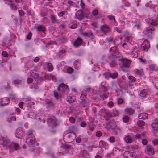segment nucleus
Returning a JSON list of instances; mask_svg holds the SVG:
<instances>
[{"label": "nucleus", "instance_id": "f257e3e1", "mask_svg": "<svg viewBox=\"0 0 158 158\" xmlns=\"http://www.w3.org/2000/svg\"><path fill=\"white\" fill-rule=\"evenodd\" d=\"M126 39L129 41L127 43H124L122 45V47L126 50H129L131 52L129 54L131 57L133 58H136L138 56V52L139 51L140 49L138 47L134 46L130 43L132 38L127 34L124 35Z\"/></svg>", "mask_w": 158, "mask_h": 158}, {"label": "nucleus", "instance_id": "f03ea898", "mask_svg": "<svg viewBox=\"0 0 158 158\" xmlns=\"http://www.w3.org/2000/svg\"><path fill=\"white\" fill-rule=\"evenodd\" d=\"M0 143L2 144L4 147L9 149L10 152L19 149V145L17 143L11 142L7 136H5L2 139Z\"/></svg>", "mask_w": 158, "mask_h": 158}, {"label": "nucleus", "instance_id": "7ed1b4c3", "mask_svg": "<svg viewBox=\"0 0 158 158\" xmlns=\"http://www.w3.org/2000/svg\"><path fill=\"white\" fill-rule=\"evenodd\" d=\"M110 53L112 54V55L108 58L107 61L109 63L111 67H113L116 64L114 56L117 51L116 48L115 47L111 48L110 49Z\"/></svg>", "mask_w": 158, "mask_h": 158}, {"label": "nucleus", "instance_id": "20e7f679", "mask_svg": "<svg viewBox=\"0 0 158 158\" xmlns=\"http://www.w3.org/2000/svg\"><path fill=\"white\" fill-rule=\"evenodd\" d=\"M151 22L150 23L149 27H147L146 29L143 31L144 34L148 38L150 39H152L154 35V27H156L154 25L152 26L151 25Z\"/></svg>", "mask_w": 158, "mask_h": 158}, {"label": "nucleus", "instance_id": "39448f33", "mask_svg": "<svg viewBox=\"0 0 158 158\" xmlns=\"http://www.w3.org/2000/svg\"><path fill=\"white\" fill-rule=\"evenodd\" d=\"M76 137L75 133H67L64 136V139L66 140V142L67 143H70L73 141Z\"/></svg>", "mask_w": 158, "mask_h": 158}, {"label": "nucleus", "instance_id": "423d86ee", "mask_svg": "<svg viewBox=\"0 0 158 158\" xmlns=\"http://www.w3.org/2000/svg\"><path fill=\"white\" fill-rule=\"evenodd\" d=\"M102 83H101V85L100 86L99 89L100 90V96L101 99H104L107 98L106 91L107 89L103 85H102Z\"/></svg>", "mask_w": 158, "mask_h": 158}, {"label": "nucleus", "instance_id": "0eeeda50", "mask_svg": "<svg viewBox=\"0 0 158 158\" xmlns=\"http://www.w3.org/2000/svg\"><path fill=\"white\" fill-rule=\"evenodd\" d=\"M21 2V0H15V1L12 0H8L5 2V3L10 7L11 9L14 10H16L17 9V7L15 2L18 4Z\"/></svg>", "mask_w": 158, "mask_h": 158}, {"label": "nucleus", "instance_id": "6e6552de", "mask_svg": "<svg viewBox=\"0 0 158 158\" xmlns=\"http://www.w3.org/2000/svg\"><path fill=\"white\" fill-rule=\"evenodd\" d=\"M129 81L127 84V88L128 89H131L132 87L135 84L136 79L134 77L130 76L128 77Z\"/></svg>", "mask_w": 158, "mask_h": 158}, {"label": "nucleus", "instance_id": "1a4fd4ad", "mask_svg": "<svg viewBox=\"0 0 158 158\" xmlns=\"http://www.w3.org/2000/svg\"><path fill=\"white\" fill-rule=\"evenodd\" d=\"M47 123L50 126L55 127L57 125L56 119L55 117H51L48 119Z\"/></svg>", "mask_w": 158, "mask_h": 158}, {"label": "nucleus", "instance_id": "9d476101", "mask_svg": "<svg viewBox=\"0 0 158 158\" xmlns=\"http://www.w3.org/2000/svg\"><path fill=\"white\" fill-rule=\"evenodd\" d=\"M35 141V139L34 136L27 137L26 139V142L29 145L33 144Z\"/></svg>", "mask_w": 158, "mask_h": 158}, {"label": "nucleus", "instance_id": "9b49d317", "mask_svg": "<svg viewBox=\"0 0 158 158\" xmlns=\"http://www.w3.org/2000/svg\"><path fill=\"white\" fill-rule=\"evenodd\" d=\"M15 135L17 138L21 139L23 136L24 132L22 129L19 128L17 129Z\"/></svg>", "mask_w": 158, "mask_h": 158}, {"label": "nucleus", "instance_id": "f8f14e48", "mask_svg": "<svg viewBox=\"0 0 158 158\" xmlns=\"http://www.w3.org/2000/svg\"><path fill=\"white\" fill-rule=\"evenodd\" d=\"M150 44L149 42L147 40H144L141 45V47L143 49L147 51L149 48Z\"/></svg>", "mask_w": 158, "mask_h": 158}, {"label": "nucleus", "instance_id": "ddd939ff", "mask_svg": "<svg viewBox=\"0 0 158 158\" xmlns=\"http://www.w3.org/2000/svg\"><path fill=\"white\" fill-rule=\"evenodd\" d=\"M10 100L7 98H4L0 99V106L8 105L10 103Z\"/></svg>", "mask_w": 158, "mask_h": 158}, {"label": "nucleus", "instance_id": "4468645a", "mask_svg": "<svg viewBox=\"0 0 158 158\" xmlns=\"http://www.w3.org/2000/svg\"><path fill=\"white\" fill-rule=\"evenodd\" d=\"M146 153L149 155H153L154 153V151L152 147L150 145H147L145 150Z\"/></svg>", "mask_w": 158, "mask_h": 158}, {"label": "nucleus", "instance_id": "2eb2a0df", "mask_svg": "<svg viewBox=\"0 0 158 158\" xmlns=\"http://www.w3.org/2000/svg\"><path fill=\"white\" fill-rule=\"evenodd\" d=\"M75 18L79 20H81L84 18L83 13L80 10H78L76 14Z\"/></svg>", "mask_w": 158, "mask_h": 158}, {"label": "nucleus", "instance_id": "dca6fc26", "mask_svg": "<svg viewBox=\"0 0 158 158\" xmlns=\"http://www.w3.org/2000/svg\"><path fill=\"white\" fill-rule=\"evenodd\" d=\"M86 95L85 94H82L80 97L81 100L80 101V105L83 107H85L86 106Z\"/></svg>", "mask_w": 158, "mask_h": 158}, {"label": "nucleus", "instance_id": "f3484780", "mask_svg": "<svg viewBox=\"0 0 158 158\" xmlns=\"http://www.w3.org/2000/svg\"><path fill=\"white\" fill-rule=\"evenodd\" d=\"M134 154L129 151H126L124 152L123 156L124 158H134L135 156Z\"/></svg>", "mask_w": 158, "mask_h": 158}, {"label": "nucleus", "instance_id": "a211bd4d", "mask_svg": "<svg viewBox=\"0 0 158 158\" xmlns=\"http://www.w3.org/2000/svg\"><path fill=\"white\" fill-rule=\"evenodd\" d=\"M122 64L123 67H127L130 64L131 61L130 60L126 58H123L121 59Z\"/></svg>", "mask_w": 158, "mask_h": 158}, {"label": "nucleus", "instance_id": "6ab92c4d", "mask_svg": "<svg viewBox=\"0 0 158 158\" xmlns=\"http://www.w3.org/2000/svg\"><path fill=\"white\" fill-rule=\"evenodd\" d=\"M68 86L64 84L60 85L58 88V91L60 92H64L67 89Z\"/></svg>", "mask_w": 158, "mask_h": 158}, {"label": "nucleus", "instance_id": "aec40b11", "mask_svg": "<svg viewBox=\"0 0 158 158\" xmlns=\"http://www.w3.org/2000/svg\"><path fill=\"white\" fill-rule=\"evenodd\" d=\"M152 126L155 131H157L158 130V120L157 118H155L153 121Z\"/></svg>", "mask_w": 158, "mask_h": 158}, {"label": "nucleus", "instance_id": "412c9836", "mask_svg": "<svg viewBox=\"0 0 158 158\" xmlns=\"http://www.w3.org/2000/svg\"><path fill=\"white\" fill-rule=\"evenodd\" d=\"M132 22L134 26L137 28H139L140 26V21L137 19H132Z\"/></svg>", "mask_w": 158, "mask_h": 158}, {"label": "nucleus", "instance_id": "4be33fe9", "mask_svg": "<svg viewBox=\"0 0 158 158\" xmlns=\"http://www.w3.org/2000/svg\"><path fill=\"white\" fill-rule=\"evenodd\" d=\"M101 30L102 32L106 34L110 31V28L106 25H103L101 27Z\"/></svg>", "mask_w": 158, "mask_h": 158}, {"label": "nucleus", "instance_id": "5701e85b", "mask_svg": "<svg viewBox=\"0 0 158 158\" xmlns=\"http://www.w3.org/2000/svg\"><path fill=\"white\" fill-rule=\"evenodd\" d=\"M124 139L125 142L127 143H131L133 140L131 136L129 135H125L124 137Z\"/></svg>", "mask_w": 158, "mask_h": 158}, {"label": "nucleus", "instance_id": "b1692460", "mask_svg": "<svg viewBox=\"0 0 158 158\" xmlns=\"http://www.w3.org/2000/svg\"><path fill=\"white\" fill-rule=\"evenodd\" d=\"M122 38L119 37L116 38L113 42V44L115 45H118L120 44L122 42Z\"/></svg>", "mask_w": 158, "mask_h": 158}, {"label": "nucleus", "instance_id": "393cba45", "mask_svg": "<svg viewBox=\"0 0 158 158\" xmlns=\"http://www.w3.org/2000/svg\"><path fill=\"white\" fill-rule=\"evenodd\" d=\"M148 115V114L146 113H142L139 114L138 117L140 119H145L147 118Z\"/></svg>", "mask_w": 158, "mask_h": 158}, {"label": "nucleus", "instance_id": "a878e982", "mask_svg": "<svg viewBox=\"0 0 158 158\" xmlns=\"http://www.w3.org/2000/svg\"><path fill=\"white\" fill-rule=\"evenodd\" d=\"M82 42V40L80 38H78L73 43V45L75 47H77L81 44Z\"/></svg>", "mask_w": 158, "mask_h": 158}, {"label": "nucleus", "instance_id": "bb28decb", "mask_svg": "<svg viewBox=\"0 0 158 158\" xmlns=\"http://www.w3.org/2000/svg\"><path fill=\"white\" fill-rule=\"evenodd\" d=\"M118 76V74L117 73H114L112 74H110L108 73H106L105 74V77L107 78V76H110L112 79H115Z\"/></svg>", "mask_w": 158, "mask_h": 158}, {"label": "nucleus", "instance_id": "cd10ccee", "mask_svg": "<svg viewBox=\"0 0 158 158\" xmlns=\"http://www.w3.org/2000/svg\"><path fill=\"white\" fill-rule=\"evenodd\" d=\"M22 80V78L21 77H19L17 78L16 80H14L13 81L14 84L15 85L18 86L21 83Z\"/></svg>", "mask_w": 158, "mask_h": 158}, {"label": "nucleus", "instance_id": "c85d7f7f", "mask_svg": "<svg viewBox=\"0 0 158 158\" xmlns=\"http://www.w3.org/2000/svg\"><path fill=\"white\" fill-rule=\"evenodd\" d=\"M125 112L128 115H131L134 113V110L131 108H127L125 109Z\"/></svg>", "mask_w": 158, "mask_h": 158}, {"label": "nucleus", "instance_id": "c756f323", "mask_svg": "<svg viewBox=\"0 0 158 158\" xmlns=\"http://www.w3.org/2000/svg\"><path fill=\"white\" fill-rule=\"evenodd\" d=\"M148 94L147 90L146 89H143L141 91L140 95L141 97L145 98L146 97Z\"/></svg>", "mask_w": 158, "mask_h": 158}, {"label": "nucleus", "instance_id": "7c9ffc66", "mask_svg": "<svg viewBox=\"0 0 158 158\" xmlns=\"http://www.w3.org/2000/svg\"><path fill=\"white\" fill-rule=\"evenodd\" d=\"M151 25L156 27L158 26V17L156 18V19H153L151 20Z\"/></svg>", "mask_w": 158, "mask_h": 158}, {"label": "nucleus", "instance_id": "2f4dec72", "mask_svg": "<svg viewBox=\"0 0 158 158\" xmlns=\"http://www.w3.org/2000/svg\"><path fill=\"white\" fill-rule=\"evenodd\" d=\"M75 100L74 97L73 96H69L67 97V101L70 103L73 102Z\"/></svg>", "mask_w": 158, "mask_h": 158}, {"label": "nucleus", "instance_id": "473e14b6", "mask_svg": "<svg viewBox=\"0 0 158 158\" xmlns=\"http://www.w3.org/2000/svg\"><path fill=\"white\" fill-rule=\"evenodd\" d=\"M137 124L139 127L142 129L143 128V127L145 125V123L143 121L139 120L138 121Z\"/></svg>", "mask_w": 158, "mask_h": 158}, {"label": "nucleus", "instance_id": "72a5a7b5", "mask_svg": "<svg viewBox=\"0 0 158 158\" xmlns=\"http://www.w3.org/2000/svg\"><path fill=\"white\" fill-rule=\"evenodd\" d=\"M47 66L48 69L49 71H51L53 70V67L52 64L51 63H47Z\"/></svg>", "mask_w": 158, "mask_h": 158}, {"label": "nucleus", "instance_id": "f704fd0d", "mask_svg": "<svg viewBox=\"0 0 158 158\" xmlns=\"http://www.w3.org/2000/svg\"><path fill=\"white\" fill-rule=\"evenodd\" d=\"M27 116L28 118L35 119V114L34 112H31L29 113Z\"/></svg>", "mask_w": 158, "mask_h": 158}, {"label": "nucleus", "instance_id": "c9c22d12", "mask_svg": "<svg viewBox=\"0 0 158 158\" xmlns=\"http://www.w3.org/2000/svg\"><path fill=\"white\" fill-rule=\"evenodd\" d=\"M145 134L144 133L139 134L137 133L135 135V137L136 138L141 139H142L144 137Z\"/></svg>", "mask_w": 158, "mask_h": 158}, {"label": "nucleus", "instance_id": "e433bc0d", "mask_svg": "<svg viewBox=\"0 0 158 158\" xmlns=\"http://www.w3.org/2000/svg\"><path fill=\"white\" fill-rule=\"evenodd\" d=\"M82 35L85 37H90L93 36V34L92 32L86 33L85 32L82 34Z\"/></svg>", "mask_w": 158, "mask_h": 158}, {"label": "nucleus", "instance_id": "4c0bfd02", "mask_svg": "<svg viewBox=\"0 0 158 158\" xmlns=\"http://www.w3.org/2000/svg\"><path fill=\"white\" fill-rule=\"evenodd\" d=\"M30 74V75L35 79H37L39 78V75L36 73H34L33 72L31 71Z\"/></svg>", "mask_w": 158, "mask_h": 158}, {"label": "nucleus", "instance_id": "58836bf2", "mask_svg": "<svg viewBox=\"0 0 158 158\" xmlns=\"http://www.w3.org/2000/svg\"><path fill=\"white\" fill-rule=\"evenodd\" d=\"M46 103L49 105V106H51V107H52L54 105L53 103L51 101V100L47 99L46 100Z\"/></svg>", "mask_w": 158, "mask_h": 158}, {"label": "nucleus", "instance_id": "ea45409f", "mask_svg": "<svg viewBox=\"0 0 158 158\" xmlns=\"http://www.w3.org/2000/svg\"><path fill=\"white\" fill-rule=\"evenodd\" d=\"M37 29L38 30L43 32L45 31V28L43 25H40L38 26Z\"/></svg>", "mask_w": 158, "mask_h": 158}, {"label": "nucleus", "instance_id": "a19ab883", "mask_svg": "<svg viewBox=\"0 0 158 158\" xmlns=\"http://www.w3.org/2000/svg\"><path fill=\"white\" fill-rule=\"evenodd\" d=\"M135 73L138 75H142L143 72L142 69L139 70L138 69H136L135 70Z\"/></svg>", "mask_w": 158, "mask_h": 158}, {"label": "nucleus", "instance_id": "79ce46f5", "mask_svg": "<svg viewBox=\"0 0 158 158\" xmlns=\"http://www.w3.org/2000/svg\"><path fill=\"white\" fill-rule=\"evenodd\" d=\"M34 131L32 130H29L28 131L27 137L34 136L33 133Z\"/></svg>", "mask_w": 158, "mask_h": 158}, {"label": "nucleus", "instance_id": "37998d69", "mask_svg": "<svg viewBox=\"0 0 158 158\" xmlns=\"http://www.w3.org/2000/svg\"><path fill=\"white\" fill-rule=\"evenodd\" d=\"M123 120L124 122L127 123L129 121V118L128 116H125L123 118Z\"/></svg>", "mask_w": 158, "mask_h": 158}, {"label": "nucleus", "instance_id": "c03bdc74", "mask_svg": "<svg viewBox=\"0 0 158 158\" xmlns=\"http://www.w3.org/2000/svg\"><path fill=\"white\" fill-rule=\"evenodd\" d=\"M106 143L103 141H100L99 143V146L100 147H104L106 145Z\"/></svg>", "mask_w": 158, "mask_h": 158}, {"label": "nucleus", "instance_id": "a18cd8bd", "mask_svg": "<svg viewBox=\"0 0 158 158\" xmlns=\"http://www.w3.org/2000/svg\"><path fill=\"white\" fill-rule=\"evenodd\" d=\"M54 94L55 97L57 99H58L60 97H60H62V95L60 94V95H59L58 93L55 91H54Z\"/></svg>", "mask_w": 158, "mask_h": 158}, {"label": "nucleus", "instance_id": "49530a36", "mask_svg": "<svg viewBox=\"0 0 158 158\" xmlns=\"http://www.w3.org/2000/svg\"><path fill=\"white\" fill-rule=\"evenodd\" d=\"M153 11L157 14V17H158V6L155 5L153 7Z\"/></svg>", "mask_w": 158, "mask_h": 158}, {"label": "nucleus", "instance_id": "de8ad7c7", "mask_svg": "<svg viewBox=\"0 0 158 158\" xmlns=\"http://www.w3.org/2000/svg\"><path fill=\"white\" fill-rule=\"evenodd\" d=\"M67 72L69 73H71L73 72V69L71 67H68L67 69Z\"/></svg>", "mask_w": 158, "mask_h": 158}, {"label": "nucleus", "instance_id": "09e8293b", "mask_svg": "<svg viewBox=\"0 0 158 158\" xmlns=\"http://www.w3.org/2000/svg\"><path fill=\"white\" fill-rule=\"evenodd\" d=\"M107 17L110 19L112 21H114V22H115V20L114 17V16L112 15H108Z\"/></svg>", "mask_w": 158, "mask_h": 158}, {"label": "nucleus", "instance_id": "8fccbe9b", "mask_svg": "<svg viewBox=\"0 0 158 158\" xmlns=\"http://www.w3.org/2000/svg\"><path fill=\"white\" fill-rule=\"evenodd\" d=\"M138 60L140 62L142 63L143 64H145L146 63V60L142 58H138Z\"/></svg>", "mask_w": 158, "mask_h": 158}, {"label": "nucleus", "instance_id": "3c124183", "mask_svg": "<svg viewBox=\"0 0 158 158\" xmlns=\"http://www.w3.org/2000/svg\"><path fill=\"white\" fill-rule=\"evenodd\" d=\"M15 112L16 114H19L21 112V110L18 108H16Z\"/></svg>", "mask_w": 158, "mask_h": 158}, {"label": "nucleus", "instance_id": "603ef678", "mask_svg": "<svg viewBox=\"0 0 158 158\" xmlns=\"http://www.w3.org/2000/svg\"><path fill=\"white\" fill-rule=\"evenodd\" d=\"M123 102V100L121 98H119L117 99V103L118 104H122Z\"/></svg>", "mask_w": 158, "mask_h": 158}, {"label": "nucleus", "instance_id": "864d4df0", "mask_svg": "<svg viewBox=\"0 0 158 158\" xmlns=\"http://www.w3.org/2000/svg\"><path fill=\"white\" fill-rule=\"evenodd\" d=\"M151 68L153 70H158V68L155 64L152 65L151 66Z\"/></svg>", "mask_w": 158, "mask_h": 158}, {"label": "nucleus", "instance_id": "5fc2aeb1", "mask_svg": "<svg viewBox=\"0 0 158 158\" xmlns=\"http://www.w3.org/2000/svg\"><path fill=\"white\" fill-rule=\"evenodd\" d=\"M106 40L109 44L111 43V42L113 43V42L114 41L112 37L107 38L106 39Z\"/></svg>", "mask_w": 158, "mask_h": 158}, {"label": "nucleus", "instance_id": "6e6d98bb", "mask_svg": "<svg viewBox=\"0 0 158 158\" xmlns=\"http://www.w3.org/2000/svg\"><path fill=\"white\" fill-rule=\"evenodd\" d=\"M115 138L114 136H111L110 137L109 140L111 143H113L115 141Z\"/></svg>", "mask_w": 158, "mask_h": 158}, {"label": "nucleus", "instance_id": "4d7b16f0", "mask_svg": "<svg viewBox=\"0 0 158 158\" xmlns=\"http://www.w3.org/2000/svg\"><path fill=\"white\" fill-rule=\"evenodd\" d=\"M2 55L3 56L6 57H8V56L7 53V52H6L5 51H3L2 52Z\"/></svg>", "mask_w": 158, "mask_h": 158}, {"label": "nucleus", "instance_id": "13d9d810", "mask_svg": "<svg viewBox=\"0 0 158 158\" xmlns=\"http://www.w3.org/2000/svg\"><path fill=\"white\" fill-rule=\"evenodd\" d=\"M98 13V10L96 9L92 11V14L94 16H96L97 15Z\"/></svg>", "mask_w": 158, "mask_h": 158}, {"label": "nucleus", "instance_id": "bf43d9fd", "mask_svg": "<svg viewBox=\"0 0 158 158\" xmlns=\"http://www.w3.org/2000/svg\"><path fill=\"white\" fill-rule=\"evenodd\" d=\"M114 105L113 102L112 101H110L107 104V106L108 107L111 108Z\"/></svg>", "mask_w": 158, "mask_h": 158}, {"label": "nucleus", "instance_id": "052dcab7", "mask_svg": "<svg viewBox=\"0 0 158 158\" xmlns=\"http://www.w3.org/2000/svg\"><path fill=\"white\" fill-rule=\"evenodd\" d=\"M83 156L84 158H88L90 157V155L89 153L86 152L85 154H83Z\"/></svg>", "mask_w": 158, "mask_h": 158}, {"label": "nucleus", "instance_id": "680f3d73", "mask_svg": "<svg viewBox=\"0 0 158 158\" xmlns=\"http://www.w3.org/2000/svg\"><path fill=\"white\" fill-rule=\"evenodd\" d=\"M10 120L8 121L9 123H10L12 121H15L16 120V118L15 116H11L10 118Z\"/></svg>", "mask_w": 158, "mask_h": 158}, {"label": "nucleus", "instance_id": "e2e57ef3", "mask_svg": "<svg viewBox=\"0 0 158 158\" xmlns=\"http://www.w3.org/2000/svg\"><path fill=\"white\" fill-rule=\"evenodd\" d=\"M32 34L31 33H29L26 36V38L28 40H30L31 39Z\"/></svg>", "mask_w": 158, "mask_h": 158}, {"label": "nucleus", "instance_id": "0e129e2a", "mask_svg": "<svg viewBox=\"0 0 158 158\" xmlns=\"http://www.w3.org/2000/svg\"><path fill=\"white\" fill-rule=\"evenodd\" d=\"M69 120L70 122L72 123H73L75 122V119L73 117H71L69 118Z\"/></svg>", "mask_w": 158, "mask_h": 158}, {"label": "nucleus", "instance_id": "69168bd1", "mask_svg": "<svg viewBox=\"0 0 158 158\" xmlns=\"http://www.w3.org/2000/svg\"><path fill=\"white\" fill-rule=\"evenodd\" d=\"M68 3L69 6H72L74 5V3L71 0L68 1Z\"/></svg>", "mask_w": 158, "mask_h": 158}, {"label": "nucleus", "instance_id": "338daca9", "mask_svg": "<svg viewBox=\"0 0 158 158\" xmlns=\"http://www.w3.org/2000/svg\"><path fill=\"white\" fill-rule=\"evenodd\" d=\"M96 135L97 137H100L102 135V133L101 131H98L96 132Z\"/></svg>", "mask_w": 158, "mask_h": 158}, {"label": "nucleus", "instance_id": "774afa93", "mask_svg": "<svg viewBox=\"0 0 158 158\" xmlns=\"http://www.w3.org/2000/svg\"><path fill=\"white\" fill-rule=\"evenodd\" d=\"M154 145H158V139H155L152 141Z\"/></svg>", "mask_w": 158, "mask_h": 158}]
</instances>
